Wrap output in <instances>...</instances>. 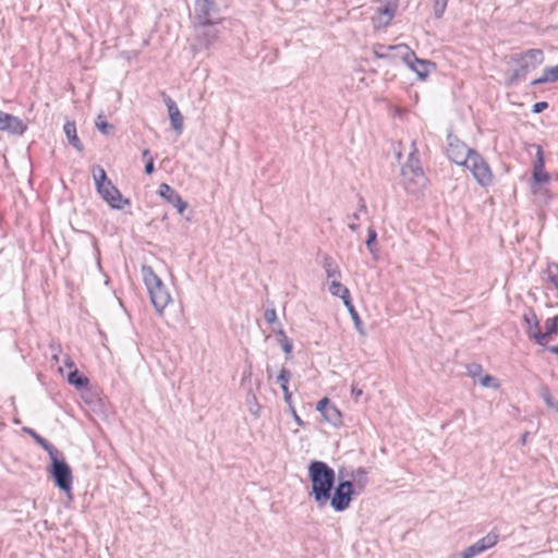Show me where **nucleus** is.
Returning a JSON list of instances; mask_svg holds the SVG:
<instances>
[{
	"label": "nucleus",
	"mask_w": 558,
	"mask_h": 558,
	"mask_svg": "<svg viewBox=\"0 0 558 558\" xmlns=\"http://www.w3.org/2000/svg\"><path fill=\"white\" fill-rule=\"evenodd\" d=\"M532 177L533 181L537 184L547 183L549 181V174L545 171V160L541 146H536V160L534 162Z\"/></svg>",
	"instance_id": "18"
},
{
	"label": "nucleus",
	"mask_w": 558,
	"mask_h": 558,
	"mask_svg": "<svg viewBox=\"0 0 558 558\" xmlns=\"http://www.w3.org/2000/svg\"><path fill=\"white\" fill-rule=\"evenodd\" d=\"M154 170H155L154 160H153V158H148L146 166H145V172L147 174H151L154 172Z\"/></svg>",
	"instance_id": "42"
},
{
	"label": "nucleus",
	"mask_w": 558,
	"mask_h": 558,
	"mask_svg": "<svg viewBox=\"0 0 558 558\" xmlns=\"http://www.w3.org/2000/svg\"><path fill=\"white\" fill-rule=\"evenodd\" d=\"M290 411H291V414L293 415V418L294 421L296 422L298 425H302V421L300 418V416L296 414V411L293 407V404L291 403V407H289Z\"/></svg>",
	"instance_id": "44"
},
{
	"label": "nucleus",
	"mask_w": 558,
	"mask_h": 558,
	"mask_svg": "<svg viewBox=\"0 0 558 558\" xmlns=\"http://www.w3.org/2000/svg\"><path fill=\"white\" fill-rule=\"evenodd\" d=\"M331 403L328 398H323L318 401L316 405V410L322 413V415L326 412L327 408L330 407Z\"/></svg>",
	"instance_id": "39"
},
{
	"label": "nucleus",
	"mask_w": 558,
	"mask_h": 558,
	"mask_svg": "<svg viewBox=\"0 0 558 558\" xmlns=\"http://www.w3.org/2000/svg\"><path fill=\"white\" fill-rule=\"evenodd\" d=\"M378 58H389V56H384V54H380V56H377Z\"/></svg>",
	"instance_id": "50"
},
{
	"label": "nucleus",
	"mask_w": 558,
	"mask_h": 558,
	"mask_svg": "<svg viewBox=\"0 0 558 558\" xmlns=\"http://www.w3.org/2000/svg\"><path fill=\"white\" fill-rule=\"evenodd\" d=\"M323 268L328 279L336 280L341 278V271L332 257L325 256Z\"/></svg>",
	"instance_id": "22"
},
{
	"label": "nucleus",
	"mask_w": 558,
	"mask_h": 558,
	"mask_svg": "<svg viewBox=\"0 0 558 558\" xmlns=\"http://www.w3.org/2000/svg\"><path fill=\"white\" fill-rule=\"evenodd\" d=\"M95 126L96 129L105 134V135H110L113 133L114 131V126L112 124H109L106 120H105V116L102 113L98 114L97 119H96V122H95Z\"/></svg>",
	"instance_id": "30"
},
{
	"label": "nucleus",
	"mask_w": 558,
	"mask_h": 558,
	"mask_svg": "<svg viewBox=\"0 0 558 558\" xmlns=\"http://www.w3.org/2000/svg\"><path fill=\"white\" fill-rule=\"evenodd\" d=\"M52 357H53V360H56V362H59V357H58L57 353H53Z\"/></svg>",
	"instance_id": "49"
},
{
	"label": "nucleus",
	"mask_w": 558,
	"mask_h": 558,
	"mask_svg": "<svg viewBox=\"0 0 558 558\" xmlns=\"http://www.w3.org/2000/svg\"><path fill=\"white\" fill-rule=\"evenodd\" d=\"M158 194L175 207L179 214H183L187 208V203L167 183L159 185Z\"/></svg>",
	"instance_id": "15"
},
{
	"label": "nucleus",
	"mask_w": 558,
	"mask_h": 558,
	"mask_svg": "<svg viewBox=\"0 0 558 558\" xmlns=\"http://www.w3.org/2000/svg\"><path fill=\"white\" fill-rule=\"evenodd\" d=\"M265 319L267 323L272 324L277 319V314L275 308L266 310Z\"/></svg>",
	"instance_id": "40"
},
{
	"label": "nucleus",
	"mask_w": 558,
	"mask_h": 558,
	"mask_svg": "<svg viewBox=\"0 0 558 558\" xmlns=\"http://www.w3.org/2000/svg\"><path fill=\"white\" fill-rule=\"evenodd\" d=\"M349 221V229L352 231H356L359 228L357 220L360 219L359 213H354L351 216L348 217Z\"/></svg>",
	"instance_id": "38"
},
{
	"label": "nucleus",
	"mask_w": 558,
	"mask_h": 558,
	"mask_svg": "<svg viewBox=\"0 0 558 558\" xmlns=\"http://www.w3.org/2000/svg\"><path fill=\"white\" fill-rule=\"evenodd\" d=\"M546 331L543 332L544 345L551 339L554 335L558 333V315L554 318H548L545 323Z\"/></svg>",
	"instance_id": "28"
},
{
	"label": "nucleus",
	"mask_w": 558,
	"mask_h": 558,
	"mask_svg": "<svg viewBox=\"0 0 558 558\" xmlns=\"http://www.w3.org/2000/svg\"><path fill=\"white\" fill-rule=\"evenodd\" d=\"M149 155H150V151H149L148 149H145V150L143 151V158H144V159H147V160H148V158H150V157H149Z\"/></svg>",
	"instance_id": "48"
},
{
	"label": "nucleus",
	"mask_w": 558,
	"mask_h": 558,
	"mask_svg": "<svg viewBox=\"0 0 558 558\" xmlns=\"http://www.w3.org/2000/svg\"><path fill=\"white\" fill-rule=\"evenodd\" d=\"M351 392L355 399H359L363 393L362 389L357 388L355 385L352 386Z\"/></svg>",
	"instance_id": "45"
},
{
	"label": "nucleus",
	"mask_w": 558,
	"mask_h": 558,
	"mask_svg": "<svg viewBox=\"0 0 558 558\" xmlns=\"http://www.w3.org/2000/svg\"><path fill=\"white\" fill-rule=\"evenodd\" d=\"M544 53L539 49L527 50L520 59V70H517L511 77L514 81L519 77L524 76L529 71L535 69L537 65L543 63Z\"/></svg>",
	"instance_id": "7"
},
{
	"label": "nucleus",
	"mask_w": 558,
	"mask_h": 558,
	"mask_svg": "<svg viewBox=\"0 0 558 558\" xmlns=\"http://www.w3.org/2000/svg\"><path fill=\"white\" fill-rule=\"evenodd\" d=\"M478 383L485 388L498 389L500 387L499 379L487 374L480 376Z\"/></svg>",
	"instance_id": "31"
},
{
	"label": "nucleus",
	"mask_w": 558,
	"mask_h": 558,
	"mask_svg": "<svg viewBox=\"0 0 558 558\" xmlns=\"http://www.w3.org/2000/svg\"><path fill=\"white\" fill-rule=\"evenodd\" d=\"M541 397L548 408H551L558 412V402L554 400L547 387H543L541 389Z\"/></svg>",
	"instance_id": "32"
},
{
	"label": "nucleus",
	"mask_w": 558,
	"mask_h": 558,
	"mask_svg": "<svg viewBox=\"0 0 558 558\" xmlns=\"http://www.w3.org/2000/svg\"><path fill=\"white\" fill-rule=\"evenodd\" d=\"M498 542V535L494 532L488 533L486 536L469 546L461 553V558H473L476 555L494 547Z\"/></svg>",
	"instance_id": "10"
},
{
	"label": "nucleus",
	"mask_w": 558,
	"mask_h": 558,
	"mask_svg": "<svg viewBox=\"0 0 558 558\" xmlns=\"http://www.w3.org/2000/svg\"><path fill=\"white\" fill-rule=\"evenodd\" d=\"M68 381L78 389L86 388L89 383L87 377L80 375L77 368H74L69 373Z\"/></svg>",
	"instance_id": "27"
},
{
	"label": "nucleus",
	"mask_w": 558,
	"mask_h": 558,
	"mask_svg": "<svg viewBox=\"0 0 558 558\" xmlns=\"http://www.w3.org/2000/svg\"><path fill=\"white\" fill-rule=\"evenodd\" d=\"M26 129V124L20 118L0 110V131L22 135Z\"/></svg>",
	"instance_id": "14"
},
{
	"label": "nucleus",
	"mask_w": 558,
	"mask_h": 558,
	"mask_svg": "<svg viewBox=\"0 0 558 558\" xmlns=\"http://www.w3.org/2000/svg\"><path fill=\"white\" fill-rule=\"evenodd\" d=\"M401 175L405 189L411 192L424 186L426 178L416 157V148L409 154L407 163L401 168Z\"/></svg>",
	"instance_id": "3"
},
{
	"label": "nucleus",
	"mask_w": 558,
	"mask_h": 558,
	"mask_svg": "<svg viewBox=\"0 0 558 558\" xmlns=\"http://www.w3.org/2000/svg\"><path fill=\"white\" fill-rule=\"evenodd\" d=\"M92 172L97 190L104 187L105 185H109V182H111L107 178L106 171L102 167L94 166Z\"/></svg>",
	"instance_id": "26"
},
{
	"label": "nucleus",
	"mask_w": 558,
	"mask_h": 558,
	"mask_svg": "<svg viewBox=\"0 0 558 558\" xmlns=\"http://www.w3.org/2000/svg\"><path fill=\"white\" fill-rule=\"evenodd\" d=\"M359 211H366V205L363 198H360L359 201Z\"/></svg>",
	"instance_id": "47"
},
{
	"label": "nucleus",
	"mask_w": 558,
	"mask_h": 558,
	"mask_svg": "<svg viewBox=\"0 0 558 558\" xmlns=\"http://www.w3.org/2000/svg\"><path fill=\"white\" fill-rule=\"evenodd\" d=\"M473 150L459 141L450 142L447 154L457 165L463 166Z\"/></svg>",
	"instance_id": "16"
},
{
	"label": "nucleus",
	"mask_w": 558,
	"mask_h": 558,
	"mask_svg": "<svg viewBox=\"0 0 558 558\" xmlns=\"http://www.w3.org/2000/svg\"><path fill=\"white\" fill-rule=\"evenodd\" d=\"M308 476L312 483L311 495L314 497L317 507H326L335 485L336 474L333 469L323 461H312L308 465Z\"/></svg>",
	"instance_id": "1"
},
{
	"label": "nucleus",
	"mask_w": 558,
	"mask_h": 558,
	"mask_svg": "<svg viewBox=\"0 0 558 558\" xmlns=\"http://www.w3.org/2000/svg\"><path fill=\"white\" fill-rule=\"evenodd\" d=\"M323 416L327 422H329L333 426H339L342 423L341 412L335 404L328 407Z\"/></svg>",
	"instance_id": "25"
},
{
	"label": "nucleus",
	"mask_w": 558,
	"mask_h": 558,
	"mask_svg": "<svg viewBox=\"0 0 558 558\" xmlns=\"http://www.w3.org/2000/svg\"><path fill=\"white\" fill-rule=\"evenodd\" d=\"M49 457L51 460L49 472L53 477L56 485L62 492L69 493L72 488L73 481L71 468L63 459H60L59 450L53 456Z\"/></svg>",
	"instance_id": "4"
},
{
	"label": "nucleus",
	"mask_w": 558,
	"mask_h": 558,
	"mask_svg": "<svg viewBox=\"0 0 558 558\" xmlns=\"http://www.w3.org/2000/svg\"><path fill=\"white\" fill-rule=\"evenodd\" d=\"M69 143L78 151L83 150V144L76 134V126L74 122H66L63 126Z\"/></svg>",
	"instance_id": "20"
},
{
	"label": "nucleus",
	"mask_w": 558,
	"mask_h": 558,
	"mask_svg": "<svg viewBox=\"0 0 558 558\" xmlns=\"http://www.w3.org/2000/svg\"><path fill=\"white\" fill-rule=\"evenodd\" d=\"M547 107H548V104H547L546 101H539V102H536V104H534V106H533V112H535V113H539V112H542L543 110H545Z\"/></svg>",
	"instance_id": "41"
},
{
	"label": "nucleus",
	"mask_w": 558,
	"mask_h": 558,
	"mask_svg": "<svg viewBox=\"0 0 558 558\" xmlns=\"http://www.w3.org/2000/svg\"><path fill=\"white\" fill-rule=\"evenodd\" d=\"M339 280L340 279L331 280L330 286H329V292L333 296L340 298L343 301V304L345 305V301H351L350 292H349V289L347 287H344L343 284H341V282Z\"/></svg>",
	"instance_id": "21"
},
{
	"label": "nucleus",
	"mask_w": 558,
	"mask_h": 558,
	"mask_svg": "<svg viewBox=\"0 0 558 558\" xmlns=\"http://www.w3.org/2000/svg\"><path fill=\"white\" fill-rule=\"evenodd\" d=\"M463 166L471 171L480 185L487 186L493 182V173L488 163L475 150L471 153Z\"/></svg>",
	"instance_id": "5"
},
{
	"label": "nucleus",
	"mask_w": 558,
	"mask_h": 558,
	"mask_svg": "<svg viewBox=\"0 0 558 558\" xmlns=\"http://www.w3.org/2000/svg\"><path fill=\"white\" fill-rule=\"evenodd\" d=\"M217 12L214 0H196L195 14L202 26L211 25L214 23L213 16Z\"/></svg>",
	"instance_id": "11"
},
{
	"label": "nucleus",
	"mask_w": 558,
	"mask_h": 558,
	"mask_svg": "<svg viewBox=\"0 0 558 558\" xmlns=\"http://www.w3.org/2000/svg\"><path fill=\"white\" fill-rule=\"evenodd\" d=\"M97 192L112 208L121 209L124 205L129 204V199L123 198L122 194L112 182H109V185L98 189Z\"/></svg>",
	"instance_id": "12"
},
{
	"label": "nucleus",
	"mask_w": 558,
	"mask_h": 558,
	"mask_svg": "<svg viewBox=\"0 0 558 558\" xmlns=\"http://www.w3.org/2000/svg\"><path fill=\"white\" fill-rule=\"evenodd\" d=\"M481 372H482V368L480 365H474L471 369H470V373L472 376H480L481 375Z\"/></svg>",
	"instance_id": "46"
},
{
	"label": "nucleus",
	"mask_w": 558,
	"mask_h": 558,
	"mask_svg": "<svg viewBox=\"0 0 558 558\" xmlns=\"http://www.w3.org/2000/svg\"><path fill=\"white\" fill-rule=\"evenodd\" d=\"M367 240H366V246L368 248V251L374 254L377 252V250L375 248V242H376V239H377V233L375 231V229L373 227H369L368 230H367Z\"/></svg>",
	"instance_id": "34"
},
{
	"label": "nucleus",
	"mask_w": 558,
	"mask_h": 558,
	"mask_svg": "<svg viewBox=\"0 0 558 558\" xmlns=\"http://www.w3.org/2000/svg\"><path fill=\"white\" fill-rule=\"evenodd\" d=\"M62 362H63V364H64V366H65V367H69V368H70V369H72V371H73L74 368H76V367H75L74 362H73V361L71 360V357H70V356H68V355H64V357H63Z\"/></svg>",
	"instance_id": "43"
},
{
	"label": "nucleus",
	"mask_w": 558,
	"mask_h": 558,
	"mask_svg": "<svg viewBox=\"0 0 558 558\" xmlns=\"http://www.w3.org/2000/svg\"><path fill=\"white\" fill-rule=\"evenodd\" d=\"M558 81V65L544 69L543 75L532 82L533 85H538L547 82Z\"/></svg>",
	"instance_id": "24"
},
{
	"label": "nucleus",
	"mask_w": 558,
	"mask_h": 558,
	"mask_svg": "<svg viewBox=\"0 0 558 558\" xmlns=\"http://www.w3.org/2000/svg\"><path fill=\"white\" fill-rule=\"evenodd\" d=\"M26 432L35 439V441L41 447L44 448L49 456H53L58 449L52 446L49 441H47L45 438H43L41 436H39L36 432H34L33 429H26Z\"/></svg>",
	"instance_id": "29"
},
{
	"label": "nucleus",
	"mask_w": 558,
	"mask_h": 558,
	"mask_svg": "<svg viewBox=\"0 0 558 558\" xmlns=\"http://www.w3.org/2000/svg\"><path fill=\"white\" fill-rule=\"evenodd\" d=\"M523 322L529 337L535 340L536 343L544 345V336L541 331L539 320L533 310L530 308L523 314Z\"/></svg>",
	"instance_id": "13"
},
{
	"label": "nucleus",
	"mask_w": 558,
	"mask_h": 558,
	"mask_svg": "<svg viewBox=\"0 0 558 558\" xmlns=\"http://www.w3.org/2000/svg\"><path fill=\"white\" fill-rule=\"evenodd\" d=\"M404 54L400 56V58L416 73L420 80H425L434 64L427 60L418 59L415 53L409 51L407 47H404Z\"/></svg>",
	"instance_id": "8"
},
{
	"label": "nucleus",
	"mask_w": 558,
	"mask_h": 558,
	"mask_svg": "<svg viewBox=\"0 0 558 558\" xmlns=\"http://www.w3.org/2000/svg\"><path fill=\"white\" fill-rule=\"evenodd\" d=\"M375 23L379 26L387 25L393 17L398 7V0H377Z\"/></svg>",
	"instance_id": "9"
},
{
	"label": "nucleus",
	"mask_w": 558,
	"mask_h": 558,
	"mask_svg": "<svg viewBox=\"0 0 558 558\" xmlns=\"http://www.w3.org/2000/svg\"><path fill=\"white\" fill-rule=\"evenodd\" d=\"M355 494V488L351 481L339 482L333 493L331 492L330 506L335 511L342 512L350 507Z\"/></svg>",
	"instance_id": "6"
},
{
	"label": "nucleus",
	"mask_w": 558,
	"mask_h": 558,
	"mask_svg": "<svg viewBox=\"0 0 558 558\" xmlns=\"http://www.w3.org/2000/svg\"><path fill=\"white\" fill-rule=\"evenodd\" d=\"M291 374L288 369L283 368L281 369L280 374L277 377V381L280 384V387L283 392L284 401L289 407H291L292 403V395L289 390V380H290Z\"/></svg>",
	"instance_id": "19"
},
{
	"label": "nucleus",
	"mask_w": 558,
	"mask_h": 558,
	"mask_svg": "<svg viewBox=\"0 0 558 558\" xmlns=\"http://www.w3.org/2000/svg\"><path fill=\"white\" fill-rule=\"evenodd\" d=\"M204 35L206 39L204 41H199L201 48H208L209 45L216 39V34L211 31H206L205 26H203L198 36Z\"/></svg>",
	"instance_id": "36"
},
{
	"label": "nucleus",
	"mask_w": 558,
	"mask_h": 558,
	"mask_svg": "<svg viewBox=\"0 0 558 558\" xmlns=\"http://www.w3.org/2000/svg\"><path fill=\"white\" fill-rule=\"evenodd\" d=\"M448 0H434V15L439 19L442 16Z\"/></svg>",
	"instance_id": "37"
},
{
	"label": "nucleus",
	"mask_w": 558,
	"mask_h": 558,
	"mask_svg": "<svg viewBox=\"0 0 558 558\" xmlns=\"http://www.w3.org/2000/svg\"><path fill=\"white\" fill-rule=\"evenodd\" d=\"M165 104L168 109L171 126L180 135L183 132V116L175 101L170 97L165 98Z\"/></svg>",
	"instance_id": "17"
},
{
	"label": "nucleus",
	"mask_w": 558,
	"mask_h": 558,
	"mask_svg": "<svg viewBox=\"0 0 558 558\" xmlns=\"http://www.w3.org/2000/svg\"><path fill=\"white\" fill-rule=\"evenodd\" d=\"M141 274L154 307L159 314H162L163 310L171 302L169 290L150 266L143 265Z\"/></svg>",
	"instance_id": "2"
},
{
	"label": "nucleus",
	"mask_w": 558,
	"mask_h": 558,
	"mask_svg": "<svg viewBox=\"0 0 558 558\" xmlns=\"http://www.w3.org/2000/svg\"><path fill=\"white\" fill-rule=\"evenodd\" d=\"M278 338L279 343L284 353L290 354L293 348L292 341L287 337V335L282 330L278 332Z\"/></svg>",
	"instance_id": "33"
},
{
	"label": "nucleus",
	"mask_w": 558,
	"mask_h": 558,
	"mask_svg": "<svg viewBox=\"0 0 558 558\" xmlns=\"http://www.w3.org/2000/svg\"><path fill=\"white\" fill-rule=\"evenodd\" d=\"M353 481V487L355 488V493L360 494L364 490L366 484H367V472L363 468H359L355 470L352 474Z\"/></svg>",
	"instance_id": "23"
},
{
	"label": "nucleus",
	"mask_w": 558,
	"mask_h": 558,
	"mask_svg": "<svg viewBox=\"0 0 558 558\" xmlns=\"http://www.w3.org/2000/svg\"><path fill=\"white\" fill-rule=\"evenodd\" d=\"M345 307H347V310L349 311V313H350V315H351V317H352V319H353V322H354V325H355L356 329H357L360 332H362V331H361V325H362V322H361V318H360V316H359L357 312L355 311V308H354V306H353L352 302H351V301H345Z\"/></svg>",
	"instance_id": "35"
}]
</instances>
